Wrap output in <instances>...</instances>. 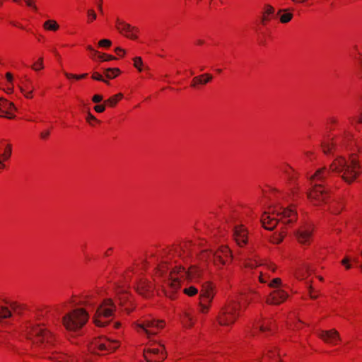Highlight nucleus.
<instances>
[{"label": "nucleus", "instance_id": "1", "mask_svg": "<svg viewBox=\"0 0 362 362\" xmlns=\"http://www.w3.org/2000/svg\"><path fill=\"white\" fill-rule=\"evenodd\" d=\"M339 175L346 182L352 183L361 173V165L355 158L347 160L344 157L337 158L330 164L329 168H322L317 170L310 177L312 190L308 193V198L315 206H320L327 203L329 196L327 191L321 184L325 181L330 173Z\"/></svg>", "mask_w": 362, "mask_h": 362}, {"label": "nucleus", "instance_id": "2", "mask_svg": "<svg viewBox=\"0 0 362 362\" xmlns=\"http://www.w3.org/2000/svg\"><path fill=\"white\" fill-rule=\"evenodd\" d=\"M297 214L295 211L289 208H283L279 211L273 210L272 212H265L262 216L261 221L267 230H273L279 220L284 223H290L296 220Z\"/></svg>", "mask_w": 362, "mask_h": 362}, {"label": "nucleus", "instance_id": "3", "mask_svg": "<svg viewBox=\"0 0 362 362\" xmlns=\"http://www.w3.org/2000/svg\"><path fill=\"white\" fill-rule=\"evenodd\" d=\"M202 272L196 267H192L186 270L182 267H175L169 274H166V284L173 290L176 291L180 287V279L194 280L201 276Z\"/></svg>", "mask_w": 362, "mask_h": 362}, {"label": "nucleus", "instance_id": "4", "mask_svg": "<svg viewBox=\"0 0 362 362\" xmlns=\"http://www.w3.org/2000/svg\"><path fill=\"white\" fill-rule=\"evenodd\" d=\"M88 317V313L86 310L76 308L64 315L62 322L66 329L77 331L87 322Z\"/></svg>", "mask_w": 362, "mask_h": 362}, {"label": "nucleus", "instance_id": "5", "mask_svg": "<svg viewBox=\"0 0 362 362\" xmlns=\"http://www.w3.org/2000/svg\"><path fill=\"white\" fill-rule=\"evenodd\" d=\"M116 306L110 299H105L98 307L94 316V322L98 327H105L110 321L114 315Z\"/></svg>", "mask_w": 362, "mask_h": 362}, {"label": "nucleus", "instance_id": "6", "mask_svg": "<svg viewBox=\"0 0 362 362\" xmlns=\"http://www.w3.org/2000/svg\"><path fill=\"white\" fill-rule=\"evenodd\" d=\"M240 306V300L234 298L229 300L218 316V323L225 326L233 324L238 316V310Z\"/></svg>", "mask_w": 362, "mask_h": 362}, {"label": "nucleus", "instance_id": "7", "mask_svg": "<svg viewBox=\"0 0 362 362\" xmlns=\"http://www.w3.org/2000/svg\"><path fill=\"white\" fill-rule=\"evenodd\" d=\"M119 347V341L110 340L107 337L95 338L90 343L89 349L97 354H105L115 351Z\"/></svg>", "mask_w": 362, "mask_h": 362}, {"label": "nucleus", "instance_id": "8", "mask_svg": "<svg viewBox=\"0 0 362 362\" xmlns=\"http://www.w3.org/2000/svg\"><path fill=\"white\" fill-rule=\"evenodd\" d=\"M28 337L30 339L33 338L37 344H45V347H49L54 344V340L52 334L46 328L39 327L38 325L30 327Z\"/></svg>", "mask_w": 362, "mask_h": 362}, {"label": "nucleus", "instance_id": "9", "mask_svg": "<svg viewBox=\"0 0 362 362\" xmlns=\"http://www.w3.org/2000/svg\"><path fill=\"white\" fill-rule=\"evenodd\" d=\"M201 259L213 261L216 265H218V264L223 265L231 259V255L228 247L222 246L216 251L212 250L203 251L201 254Z\"/></svg>", "mask_w": 362, "mask_h": 362}, {"label": "nucleus", "instance_id": "10", "mask_svg": "<svg viewBox=\"0 0 362 362\" xmlns=\"http://www.w3.org/2000/svg\"><path fill=\"white\" fill-rule=\"evenodd\" d=\"M163 326V321H156L153 319H146L135 324V328L137 332L140 334H145L148 338L151 335L156 334L158 331L162 329Z\"/></svg>", "mask_w": 362, "mask_h": 362}, {"label": "nucleus", "instance_id": "11", "mask_svg": "<svg viewBox=\"0 0 362 362\" xmlns=\"http://www.w3.org/2000/svg\"><path fill=\"white\" fill-rule=\"evenodd\" d=\"M214 292L212 286L209 282L203 284L200 294V311L206 313L209 308V304L212 301Z\"/></svg>", "mask_w": 362, "mask_h": 362}, {"label": "nucleus", "instance_id": "12", "mask_svg": "<svg viewBox=\"0 0 362 362\" xmlns=\"http://www.w3.org/2000/svg\"><path fill=\"white\" fill-rule=\"evenodd\" d=\"M144 358L147 362H161L166 358L164 346L161 344L159 347L150 348L144 351Z\"/></svg>", "mask_w": 362, "mask_h": 362}, {"label": "nucleus", "instance_id": "13", "mask_svg": "<svg viewBox=\"0 0 362 362\" xmlns=\"http://www.w3.org/2000/svg\"><path fill=\"white\" fill-rule=\"evenodd\" d=\"M116 28L120 33L124 34L127 37L132 40L137 38V36L134 33V32H138V29L136 27H133L130 24L117 19Z\"/></svg>", "mask_w": 362, "mask_h": 362}, {"label": "nucleus", "instance_id": "14", "mask_svg": "<svg viewBox=\"0 0 362 362\" xmlns=\"http://www.w3.org/2000/svg\"><path fill=\"white\" fill-rule=\"evenodd\" d=\"M233 232V238L240 247L244 246L247 243V231L243 226H235Z\"/></svg>", "mask_w": 362, "mask_h": 362}, {"label": "nucleus", "instance_id": "15", "mask_svg": "<svg viewBox=\"0 0 362 362\" xmlns=\"http://www.w3.org/2000/svg\"><path fill=\"white\" fill-rule=\"evenodd\" d=\"M318 337L326 343L334 345L340 340L339 332L335 329L328 331L322 330L318 332Z\"/></svg>", "mask_w": 362, "mask_h": 362}, {"label": "nucleus", "instance_id": "16", "mask_svg": "<svg viewBox=\"0 0 362 362\" xmlns=\"http://www.w3.org/2000/svg\"><path fill=\"white\" fill-rule=\"evenodd\" d=\"M288 297V294L281 289L274 291L267 298V303L272 305H278L284 301Z\"/></svg>", "mask_w": 362, "mask_h": 362}, {"label": "nucleus", "instance_id": "17", "mask_svg": "<svg viewBox=\"0 0 362 362\" xmlns=\"http://www.w3.org/2000/svg\"><path fill=\"white\" fill-rule=\"evenodd\" d=\"M13 110H16L13 103L7 101L5 99H0V112L2 115L0 117H4L8 119L14 118V115L11 112Z\"/></svg>", "mask_w": 362, "mask_h": 362}, {"label": "nucleus", "instance_id": "18", "mask_svg": "<svg viewBox=\"0 0 362 362\" xmlns=\"http://www.w3.org/2000/svg\"><path fill=\"white\" fill-rule=\"evenodd\" d=\"M298 242L301 244H308L312 235V229L309 226H303L296 233Z\"/></svg>", "mask_w": 362, "mask_h": 362}, {"label": "nucleus", "instance_id": "19", "mask_svg": "<svg viewBox=\"0 0 362 362\" xmlns=\"http://www.w3.org/2000/svg\"><path fill=\"white\" fill-rule=\"evenodd\" d=\"M136 291L140 295L147 298L151 295L152 286L146 280L141 279L137 284Z\"/></svg>", "mask_w": 362, "mask_h": 362}, {"label": "nucleus", "instance_id": "20", "mask_svg": "<svg viewBox=\"0 0 362 362\" xmlns=\"http://www.w3.org/2000/svg\"><path fill=\"white\" fill-rule=\"evenodd\" d=\"M213 78V76L210 74H204L193 78L191 86L197 87L198 85H205L210 82Z\"/></svg>", "mask_w": 362, "mask_h": 362}, {"label": "nucleus", "instance_id": "21", "mask_svg": "<svg viewBox=\"0 0 362 362\" xmlns=\"http://www.w3.org/2000/svg\"><path fill=\"white\" fill-rule=\"evenodd\" d=\"M2 148L4 150L2 153H0V156H2V158L5 160H7L10 158L12 153V146L11 144L6 143L4 139H1L0 141Z\"/></svg>", "mask_w": 362, "mask_h": 362}, {"label": "nucleus", "instance_id": "22", "mask_svg": "<svg viewBox=\"0 0 362 362\" xmlns=\"http://www.w3.org/2000/svg\"><path fill=\"white\" fill-rule=\"evenodd\" d=\"M274 8L270 5H266L264 11L263 13V16L262 17V23L265 24L269 20V16L273 15L274 13Z\"/></svg>", "mask_w": 362, "mask_h": 362}, {"label": "nucleus", "instance_id": "23", "mask_svg": "<svg viewBox=\"0 0 362 362\" xmlns=\"http://www.w3.org/2000/svg\"><path fill=\"white\" fill-rule=\"evenodd\" d=\"M43 28L47 30L57 31L59 29V25L56 21L48 20L44 23Z\"/></svg>", "mask_w": 362, "mask_h": 362}, {"label": "nucleus", "instance_id": "24", "mask_svg": "<svg viewBox=\"0 0 362 362\" xmlns=\"http://www.w3.org/2000/svg\"><path fill=\"white\" fill-rule=\"evenodd\" d=\"M12 317V312L8 307L0 306V322Z\"/></svg>", "mask_w": 362, "mask_h": 362}, {"label": "nucleus", "instance_id": "25", "mask_svg": "<svg viewBox=\"0 0 362 362\" xmlns=\"http://www.w3.org/2000/svg\"><path fill=\"white\" fill-rule=\"evenodd\" d=\"M119 72L120 71L117 68H108L104 71L105 76L110 79L115 78Z\"/></svg>", "mask_w": 362, "mask_h": 362}, {"label": "nucleus", "instance_id": "26", "mask_svg": "<svg viewBox=\"0 0 362 362\" xmlns=\"http://www.w3.org/2000/svg\"><path fill=\"white\" fill-rule=\"evenodd\" d=\"M11 308L18 315H21L23 310H24V305L18 304L16 302H11L9 303Z\"/></svg>", "mask_w": 362, "mask_h": 362}, {"label": "nucleus", "instance_id": "27", "mask_svg": "<svg viewBox=\"0 0 362 362\" xmlns=\"http://www.w3.org/2000/svg\"><path fill=\"white\" fill-rule=\"evenodd\" d=\"M310 270V267L309 265L306 264H303L302 267L301 268H299L297 273H296V276L298 278H301V279H303L305 277V272H308V271Z\"/></svg>", "mask_w": 362, "mask_h": 362}, {"label": "nucleus", "instance_id": "28", "mask_svg": "<svg viewBox=\"0 0 362 362\" xmlns=\"http://www.w3.org/2000/svg\"><path fill=\"white\" fill-rule=\"evenodd\" d=\"M282 171L284 173H285L286 175L288 180H293L295 178L294 175H293L294 170L291 167L287 165L284 168L282 169Z\"/></svg>", "mask_w": 362, "mask_h": 362}, {"label": "nucleus", "instance_id": "29", "mask_svg": "<svg viewBox=\"0 0 362 362\" xmlns=\"http://www.w3.org/2000/svg\"><path fill=\"white\" fill-rule=\"evenodd\" d=\"M272 322H268L267 323H264L262 325H258L257 322L256 325H254V326H257V328H259L260 331L265 332V331H271L272 330Z\"/></svg>", "mask_w": 362, "mask_h": 362}, {"label": "nucleus", "instance_id": "30", "mask_svg": "<svg viewBox=\"0 0 362 362\" xmlns=\"http://www.w3.org/2000/svg\"><path fill=\"white\" fill-rule=\"evenodd\" d=\"M44 68L43 65V58L40 57L38 60L33 64L32 66V69L35 71H39Z\"/></svg>", "mask_w": 362, "mask_h": 362}, {"label": "nucleus", "instance_id": "31", "mask_svg": "<svg viewBox=\"0 0 362 362\" xmlns=\"http://www.w3.org/2000/svg\"><path fill=\"white\" fill-rule=\"evenodd\" d=\"M293 18L291 13H285L280 16V21L281 23H288Z\"/></svg>", "mask_w": 362, "mask_h": 362}, {"label": "nucleus", "instance_id": "32", "mask_svg": "<svg viewBox=\"0 0 362 362\" xmlns=\"http://www.w3.org/2000/svg\"><path fill=\"white\" fill-rule=\"evenodd\" d=\"M118 99L117 98V96L113 95L111 98H108L107 100H105L104 103L106 104V105L114 107L116 105Z\"/></svg>", "mask_w": 362, "mask_h": 362}, {"label": "nucleus", "instance_id": "33", "mask_svg": "<svg viewBox=\"0 0 362 362\" xmlns=\"http://www.w3.org/2000/svg\"><path fill=\"white\" fill-rule=\"evenodd\" d=\"M87 15L88 17V23H91L97 18V14L92 8L87 11Z\"/></svg>", "mask_w": 362, "mask_h": 362}, {"label": "nucleus", "instance_id": "34", "mask_svg": "<svg viewBox=\"0 0 362 362\" xmlns=\"http://www.w3.org/2000/svg\"><path fill=\"white\" fill-rule=\"evenodd\" d=\"M197 292L198 290L194 286H190L189 288L184 289V293L189 296H194Z\"/></svg>", "mask_w": 362, "mask_h": 362}, {"label": "nucleus", "instance_id": "35", "mask_svg": "<svg viewBox=\"0 0 362 362\" xmlns=\"http://www.w3.org/2000/svg\"><path fill=\"white\" fill-rule=\"evenodd\" d=\"M182 322L185 326H191L192 324V317L189 314L186 313L182 318Z\"/></svg>", "mask_w": 362, "mask_h": 362}, {"label": "nucleus", "instance_id": "36", "mask_svg": "<svg viewBox=\"0 0 362 362\" xmlns=\"http://www.w3.org/2000/svg\"><path fill=\"white\" fill-rule=\"evenodd\" d=\"M65 76L68 78H75V79H81V78H84L87 76V74H81V75H75V74H68L66 72L64 73Z\"/></svg>", "mask_w": 362, "mask_h": 362}, {"label": "nucleus", "instance_id": "37", "mask_svg": "<svg viewBox=\"0 0 362 362\" xmlns=\"http://www.w3.org/2000/svg\"><path fill=\"white\" fill-rule=\"evenodd\" d=\"M142 64H143V62H142V59H141V57H135V58L134 59V66L136 69H138V70H139V71H141V66Z\"/></svg>", "mask_w": 362, "mask_h": 362}, {"label": "nucleus", "instance_id": "38", "mask_svg": "<svg viewBox=\"0 0 362 362\" xmlns=\"http://www.w3.org/2000/svg\"><path fill=\"white\" fill-rule=\"evenodd\" d=\"M20 90L24 94L25 98H33V87H31V89L29 91H25V88L20 86Z\"/></svg>", "mask_w": 362, "mask_h": 362}, {"label": "nucleus", "instance_id": "39", "mask_svg": "<svg viewBox=\"0 0 362 362\" xmlns=\"http://www.w3.org/2000/svg\"><path fill=\"white\" fill-rule=\"evenodd\" d=\"M92 78L94 79V80H97V81H103L106 83H108V81L105 80L103 78V77L102 76L101 74H100L98 72H94L93 74H92Z\"/></svg>", "mask_w": 362, "mask_h": 362}, {"label": "nucleus", "instance_id": "40", "mask_svg": "<svg viewBox=\"0 0 362 362\" xmlns=\"http://www.w3.org/2000/svg\"><path fill=\"white\" fill-rule=\"evenodd\" d=\"M322 149H323V151L325 153H328L329 152H331L332 148L334 147V145L333 144H323L322 146Z\"/></svg>", "mask_w": 362, "mask_h": 362}, {"label": "nucleus", "instance_id": "41", "mask_svg": "<svg viewBox=\"0 0 362 362\" xmlns=\"http://www.w3.org/2000/svg\"><path fill=\"white\" fill-rule=\"evenodd\" d=\"M98 44L101 47H109L111 45L112 42L110 40L103 39L99 41Z\"/></svg>", "mask_w": 362, "mask_h": 362}, {"label": "nucleus", "instance_id": "42", "mask_svg": "<svg viewBox=\"0 0 362 362\" xmlns=\"http://www.w3.org/2000/svg\"><path fill=\"white\" fill-rule=\"evenodd\" d=\"M281 280L279 278H275L272 280V281L269 284V286L272 288L281 285Z\"/></svg>", "mask_w": 362, "mask_h": 362}, {"label": "nucleus", "instance_id": "43", "mask_svg": "<svg viewBox=\"0 0 362 362\" xmlns=\"http://www.w3.org/2000/svg\"><path fill=\"white\" fill-rule=\"evenodd\" d=\"M98 58L101 61H110V60H113V59H116L115 57H113L112 55H106V54L99 55Z\"/></svg>", "mask_w": 362, "mask_h": 362}, {"label": "nucleus", "instance_id": "44", "mask_svg": "<svg viewBox=\"0 0 362 362\" xmlns=\"http://www.w3.org/2000/svg\"><path fill=\"white\" fill-rule=\"evenodd\" d=\"M168 270V268L165 265L163 264L159 266V267L158 268V273H159L160 275L161 276H164Z\"/></svg>", "mask_w": 362, "mask_h": 362}, {"label": "nucleus", "instance_id": "45", "mask_svg": "<svg viewBox=\"0 0 362 362\" xmlns=\"http://www.w3.org/2000/svg\"><path fill=\"white\" fill-rule=\"evenodd\" d=\"M105 105H106V104H105V103L103 105H96L94 107V110L95 112H99V113L103 112L105 110Z\"/></svg>", "mask_w": 362, "mask_h": 362}, {"label": "nucleus", "instance_id": "46", "mask_svg": "<svg viewBox=\"0 0 362 362\" xmlns=\"http://www.w3.org/2000/svg\"><path fill=\"white\" fill-rule=\"evenodd\" d=\"M25 2L28 7L37 11V8L33 0H25Z\"/></svg>", "mask_w": 362, "mask_h": 362}, {"label": "nucleus", "instance_id": "47", "mask_svg": "<svg viewBox=\"0 0 362 362\" xmlns=\"http://www.w3.org/2000/svg\"><path fill=\"white\" fill-rule=\"evenodd\" d=\"M103 100V96L100 95H95L92 98V101L95 103H98Z\"/></svg>", "mask_w": 362, "mask_h": 362}, {"label": "nucleus", "instance_id": "48", "mask_svg": "<svg viewBox=\"0 0 362 362\" xmlns=\"http://www.w3.org/2000/svg\"><path fill=\"white\" fill-rule=\"evenodd\" d=\"M351 260V259L349 257H346L342 261H341V264L345 265L346 269H350L351 268V264H349V261Z\"/></svg>", "mask_w": 362, "mask_h": 362}, {"label": "nucleus", "instance_id": "49", "mask_svg": "<svg viewBox=\"0 0 362 362\" xmlns=\"http://www.w3.org/2000/svg\"><path fill=\"white\" fill-rule=\"evenodd\" d=\"M257 266V262L256 260H254L253 262H247L245 264V267L253 268Z\"/></svg>", "mask_w": 362, "mask_h": 362}, {"label": "nucleus", "instance_id": "50", "mask_svg": "<svg viewBox=\"0 0 362 362\" xmlns=\"http://www.w3.org/2000/svg\"><path fill=\"white\" fill-rule=\"evenodd\" d=\"M49 130H45V131L42 132L40 133V136H41V138H42V139H47V138H48V136H49Z\"/></svg>", "mask_w": 362, "mask_h": 362}, {"label": "nucleus", "instance_id": "51", "mask_svg": "<svg viewBox=\"0 0 362 362\" xmlns=\"http://www.w3.org/2000/svg\"><path fill=\"white\" fill-rule=\"evenodd\" d=\"M86 120L90 122L91 120L93 121H98V119L90 112L88 113V115H87V117H86Z\"/></svg>", "mask_w": 362, "mask_h": 362}, {"label": "nucleus", "instance_id": "52", "mask_svg": "<svg viewBox=\"0 0 362 362\" xmlns=\"http://www.w3.org/2000/svg\"><path fill=\"white\" fill-rule=\"evenodd\" d=\"M283 238H284V236L279 235L278 236H276L274 238L273 242L274 243L279 244L282 241Z\"/></svg>", "mask_w": 362, "mask_h": 362}, {"label": "nucleus", "instance_id": "53", "mask_svg": "<svg viewBox=\"0 0 362 362\" xmlns=\"http://www.w3.org/2000/svg\"><path fill=\"white\" fill-rule=\"evenodd\" d=\"M115 52L119 56H123L125 53V51L121 47H117L115 49Z\"/></svg>", "mask_w": 362, "mask_h": 362}, {"label": "nucleus", "instance_id": "54", "mask_svg": "<svg viewBox=\"0 0 362 362\" xmlns=\"http://www.w3.org/2000/svg\"><path fill=\"white\" fill-rule=\"evenodd\" d=\"M49 358L52 360H54L57 362H62L61 358H62V356H58V354H56V356H49Z\"/></svg>", "mask_w": 362, "mask_h": 362}, {"label": "nucleus", "instance_id": "55", "mask_svg": "<svg viewBox=\"0 0 362 362\" xmlns=\"http://www.w3.org/2000/svg\"><path fill=\"white\" fill-rule=\"evenodd\" d=\"M6 78L7 81L10 83H12V81H13V76H12V74L11 73H9V72L6 73Z\"/></svg>", "mask_w": 362, "mask_h": 362}, {"label": "nucleus", "instance_id": "56", "mask_svg": "<svg viewBox=\"0 0 362 362\" xmlns=\"http://www.w3.org/2000/svg\"><path fill=\"white\" fill-rule=\"evenodd\" d=\"M264 266L268 269H270L272 270V272H274L275 271V267L274 265H273L271 263H267L264 264Z\"/></svg>", "mask_w": 362, "mask_h": 362}, {"label": "nucleus", "instance_id": "57", "mask_svg": "<svg viewBox=\"0 0 362 362\" xmlns=\"http://www.w3.org/2000/svg\"><path fill=\"white\" fill-rule=\"evenodd\" d=\"M98 9L100 11V13H103V6H102V0H99V2L98 4Z\"/></svg>", "mask_w": 362, "mask_h": 362}, {"label": "nucleus", "instance_id": "58", "mask_svg": "<svg viewBox=\"0 0 362 362\" xmlns=\"http://www.w3.org/2000/svg\"><path fill=\"white\" fill-rule=\"evenodd\" d=\"M4 160H5L2 158V156H0V169H3L5 168V165L4 164Z\"/></svg>", "mask_w": 362, "mask_h": 362}, {"label": "nucleus", "instance_id": "59", "mask_svg": "<svg viewBox=\"0 0 362 362\" xmlns=\"http://www.w3.org/2000/svg\"><path fill=\"white\" fill-rule=\"evenodd\" d=\"M126 295H127V293L124 292L123 293L120 294V296L119 298V300L121 302L123 300V299L126 298Z\"/></svg>", "mask_w": 362, "mask_h": 362}, {"label": "nucleus", "instance_id": "60", "mask_svg": "<svg viewBox=\"0 0 362 362\" xmlns=\"http://www.w3.org/2000/svg\"><path fill=\"white\" fill-rule=\"evenodd\" d=\"M259 281L262 282V283L266 282V281L264 280V279H263L262 272H260V275H259Z\"/></svg>", "mask_w": 362, "mask_h": 362}, {"label": "nucleus", "instance_id": "61", "mask_svg": "<svg viewBox=\"0 0 362 362\" xmlns=\"http://www.w3.org/2000/svg\"><path fill=\"white\" fill-rule=\"evenodd\" d=\"M87 49H88V50H90V51L93 52L94 54H97V53H98V52H97L95 50H94V49H93V48L91 46H90V45L87 47Z\"/></svg>", "mask_w": 362, "mask_h": 362}, {"label": "nucleus", "instance_id": "62", "mask_svg": "<svg viewBox=\"0 0 362 362\" xmlns=\"http://www.w3.org/2000/svg\"><path fill=\"white\" fill-rule=\"evenodd\" d=\"M7 93H11L13 92V87L12 86H8L7 87Z\"/></svg>", "mask_w": 362, "mask_h": 362}, {"label": "nucleus", "instance_id": "63", "mask_svg": "<svg viewBox=\"0 0 362 362\" xmlns=\"http://www.w3.org/2000/svg\"><path fill=\"white\" fill-rule=\"evenodd\" d=\"M114 96H117V98L119 100V99H121L123 97V95L122 93H118L117 95H115Z\"/></svg>", "mask_w": 362, "mask_h": 362}, {"label": "nucleus", "instance_id": "64", "mask_svg": "<svg viewBox=\"0 0 362 362\" xmlns=\"http://www.w3.org/2000/svg\"><path fill=\"white\" fill-rule=\"evenodd\" d=\"M357 122L358 123H361L362 122V115L361 116H359L358 118H357Z\"/></svg>", "mask_w": 362, "mask_h": 362}]
</instances>
